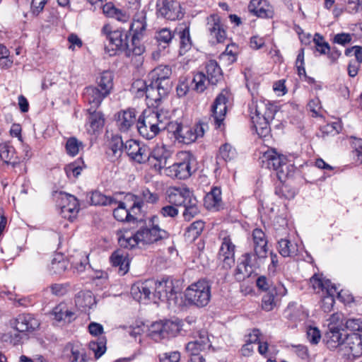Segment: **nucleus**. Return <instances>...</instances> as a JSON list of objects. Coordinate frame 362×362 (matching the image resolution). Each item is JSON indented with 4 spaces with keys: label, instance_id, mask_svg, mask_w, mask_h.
I'll use <instances>...</instances> for the list:
<instances>
[{
    "label": "nucleus",
    "instance_id": "obj_14",
    "mask_svg": "<svg viewBox=\"0 0 362 362\" xmlns=\"http://www.w3.org/2000/svg\"><path fill=\"white\" fill-rule=\"evenodd\" d=\"M61 214L65 218H74L79 211V203L76 197L66 192H60L57 197Z\"/></svg>",
    "mask_w": 362,
    "mask_h": 362
},
{
    "label": "nucleus",
    "instance_id": "obj_15",
    "mask_svg": "<svg viewBox=\"0 0 362 362\" xmlns=\"http://www.w3.org/2000/svg\"><path fill=\"white\" fill-rule=\"evenodd\" d=\"M124 149L130 159L139 164L146 163L150 155V148L147 146L133 139L126 141Z\"/></svg>",
    "mask_w": 362,
    "mask_h": 362
},
{
    "label": "nucleus",
    "instance_id": "obj_42",
    "mask_svg": "<svg viewBox=\"0 0 362 362\" xmlns=\"http://www.w3.org/2000/svg\"><path fill=\"white\" fill-rule=\"evenodd\" d=\"M255 116L261 117L262 119L271 122L274 119L276 109L275 107L270 104H265L264 102H260L255 105Z\"/></svg>",
    "mask_w": 362,
    "mask_h": 362
},
{
    "label": "nucleus",
    "instance_id": "obj_61",
    "mask_svg": "<svg viewBox=\"0 0 362 362\" xmlns=\"http://www.w3.org/2000/svg\"><path fill=\"white\" fill-rule=\"evenodd\" d=\"M307 337L312 344H317L320 340L321 334L318 328L308 327L307 328Z\"/></svg>",
    "mask_w": 362,
    "mask_h": 362
},
{
    "label": "nucleus",
    "instance_id": "obj_38",
    "mask_svg": "<svg viewBox=\"0 0 362 362\" xmlns=\"http://www.w3.org/2000/svg\"><path fill=\"white\" fill-rule=\"evenodd\" d=\"M69 264V260L63 255L56 254L49 267V272L52 274L61 275L67 269Z\"/></svg>",
    "mask_w": 362,
    "mask_h": 362
},
{
    "label": "nucleus",
    "instance_id": "obj_30",
    "mask_svg": "<svg viewBox=\"0 0 362 362\" xmlns=\"http://www.w3.org/2000/svg\"><path fill=\"white\" fill-rule=\"evenodd\" d=\"M347 332L344 329H340L338 327H332L329 329L325 334L327 346L329 349H334L340 346L342 349L345 335Z\"/></svg>",
    "mask_w": 362,
    "mask_h": 362
},
{
    "label": "nucleus",
    "instance_id": "obj_37",
    "mask_svg": "<svg viewBox=\"0 0 362 362\" xmlns=\"http://www.w3.org/2000/svg\"><path fill=\"white\" fill-rule=\"evenodd\" d=\"M52 315L54 320L59 322H63L64 323H70L76 318L75 313L69 310L64 303H60L54 308Z\"/></svg>",
    "mask_w": 362,
    "mask_h": 362
},
{
    "label": "nucleus",
    "instance_id": "obj_17",
    "mask_svg": "<svg viewBox=\"0 0 362 362\" xmlns=\"http://www.w3.org/2000/svg\"><path fill=\"white\" fill-rule=\"evenodd\" d=\"M228 101L226 95L221 92L216 96L211 105V116L216 129H221L222 126H224L223 121L227 112Z\"/></svg>",
    "mask_w": 362,
    "mask_h": 362
},
{
    "label": "nucleus",
    "instance_id": "obj_49",
    "mask_svg": "<svg viewBox=\"0 0 362 362\" xmlns=\"http://www.w3.org/2000/svg\"><path fill=\"white\" fill-rule=\"evenodd\" d=\"M83 148V142L74 136L69 138L65 145L66 151L71 156H76L79 153L80 149Z\"/></svg>",
    "mask_w": 362,
    "mask_h": 362
},
{
    "label": "nucleus",
    "instance_id": "obj_64",
    "mask_svg": "<svg viewBox=\"0 0 362 362\" xmlns=\"http://www.w3.org/2000/svg\"><path fill=\"white\" fill-rule=\"evenodd\" d=\"M141 197L143 200L150 204H155L158 201L159 197L157 193L151 192L148 188H144L141 191Z\"/></svg>",
    "mask_w": 362,
    "mask_h": 362
},
{
    "label": "nucleus",
    "instance_id": "obj_25",
    "mask_svg": "<svg viewBox=\"0 0 362 362\" xmlns=\"http://www.w3.org/2000/svg\"><path fill=\"white\" fill-rule=\"evenodd\" d=\"M165 283H166V287L165 289V293L168 296V307L175 308L180 307L182 305V295L179 288L175 286L173 280L170 278L164 279Z\"/></svg>",
    "mask_w": 362,
    "mask_h": 362
},
{
    "label": "nucleus",
    "instance_id": "obj_3",
    "mask_svg": "<svg viewBox=\"0 0 362 362\" xmlns=\"http://www.w3.org/2000/svg\"><path fill=\"white\" fill-rule=\"evenodd\" d=\"M133 89L137 98L146 97V104L149 106L158 107L161 100L166 98L170 89L163 88V86L146 79L137 80L133 83Z\"/></svg>",
    "mask_w": 362,
    "mask_h": 362
},
{
    "label": "nucleus",
    "instance_id": "obj_10",
    "mask_svg": "<svg viewBox=\"0 0 362 362\" xmlns=\"http://www.w3.org/2000/svg\"><path fill=\"white\" fill-rule=\"evenodd\" d=\"M267 257H260L257 252H247L239 259V263L234 274L237 281L240 282L249 278L254 271L260 267V262Z\"/></svg>",
    "mask_w": 362,
    "mask_h": 362
},
{
    "label": "nucleus",
    "instance_id": "obj_62",
    "mask_svg": "<svg viewBox=\"0 0 362 362\" xmlns=\"http://www.w3.org/2000/svg\"><path fill=\"white\" fill-rule=\"evenodd\" d=\"M178 213L177 206L170 204L163 206L160 210V214L165 218H175Z\"/></svg>",
    "mask_w": 362,
    "mask_h": 362
},
{
    "label": "nucleus",
    "instance_id": "obj_21",
    "mask_svg": "<svg viewBox=\"0 0 362 362\" xmlns=\"http://www.w3.org/2000/svg\"><path fill=\"white\" fill-rule=\"evenodd\" d=\"M342 350L346 351L353 358L362 356V334L357 332L347 333L344 337Z\"/></svg>",
    "mask_w": 362,
    "mask_h": 362
},
{
    "label": "nucleus",
    "instance_id": "obj_47",
    "mask_svg": "<svg viewBox=\"0 0 362 362\" xmlns=\"http://www.w3.org/2000/svg\"><path fill=\"white\" fill-rule=\"evenodd\" d=\"M257 134L260 137H265L270 133V122L262 119L261 117H251Z\"/></svg>",
    "mask_w": 362,
    "mask_h": 362
},
{
    "label": "nucleus",
    "instance_id": "obj_39",
    "mask_svg": "<svg viewBox=\"0 0 362 362\" xmlns=\"http://www.w3.org/2000/svg\"><path fill=\"white\" fill-rule=\"evenodd\" d=\"M114 74L110 71H103L97 78L98 88L108 95L113 88Z\"/></svg>",
    "mask_w": 362,
    "mask_h": 362
},
{
    "label": "nucleus",
    "instance_id": "obj_63",
    "mask_svg": "<svg viewBox=\"0 0 362 362\" xmlns=\"http://www.w3.org/2000/svg\"><path fill=\"white\" fill-rule=\"evenodd\" d=\"M351 40L352 35L349 33H341L334 35L333 38V42L345 46L347 44L350 43L351 42Z\"/></svg>",
    "mask_w": 362,
    "mask_h": 362
},
{
    "label": "nucleus",
    "instance_id": "obj_41",
    "mask_svg": "<svg viewBox=\"0 0 362 362\" xmlns=\"http://www.w3.org/2000/svg\"><path fill=\"white\" fill-rule=\"evenodd\" d=\"M66 349L70 351L67 354L68 362H88L86 351L83 348L69 344Z\"/></svg>",
    "mask_w": 362,
    "mask_h": 362
},
{
    "label": "nucleus",
    "instance_id": "obj_46",
    "mask_svg": "<svg viewBox=\"0 0 362 362\" xmlns=\"http://www.w3.org/2000/svg\"><path fill=\"white\" fill-rule=\"evenodd\" d=\"M88 112L90 115L88 120L93 132L102 128L105 123L103 115L100 112H97L96 109L93 108H88Z\"/></svg>",
    "mask_w": 362,
    "mask_h": 362
},
{
    "label": "nucleus",
    "instance_id": "obj_24",
    "mask_svg": "<svg viewBox=\"0 0 362 362\" xmlns=\"http://www.w3.org/2000/svg\"><path fill=\"white\" fill-rule=\"evenodd\" d=\"M13 325L16 332H25L34 331L40 326V322L31 314L23 313L18 315Z\"/></svg>",
    "mask_w": 362,
    "mask_h": 362
},
{
    "label": "nucleus",
    "instance_id": "obj_52",
    "mask_svg": "<svg viewBox=\"0 0 362 362\" xmlns=\"http://www.w3.org/2000/svg\"><path fill=\"white\" fill-rule=\"evenodd\" d=\"M106 340L105 338H99L97 341H92L89 343V349L95 354L96 358H100L106 350Z\"/></svg>",
    "mask_w": 362,
    "mask_h": 362
},
{
    "label": "nucleus",
    "instance_id": "obj_40",
    "mask_svg": "<svg viewBox=\"0 0 362 362\" xmlns=\"http://www.w3.org/2000/svg\"><path fill=\"white\" fill-rule=\"evenodd\" d=\"M174 36L175 33L167 28L156 31L155 33V39L156 40L159 49L164 50L168 47Z\"/></svg>",
    "mask_w": 362,
    "mask_h": 362
},
{
    "label": "nucleus",
    "instance_id": "obj_23",
    "mask_svg": "<svg viewBox=\"0 0 362 362\" xmlns=\"http://www.w3.org/2000/svg\"><path fill=\"white\" fill-rule=\"evenodd\" d=\"M146 13L145 11L137 12L130 25V30L133 33V41L141 40L146 30Z\"/></svg>",
    "mask_w": 362,
    "mask_h": 362
},
{
    "label": "nucleus",
    "instance_id": "obj_59",
    "mask_svg": "<svg viewBox=\"0 0 362 362\" xmlns=\"http://www.w3.org/2000/svg\"><path fill=\"white\" fill-rule=\"evenodd\" d=\"M205 223L202 221H196L187 228V232L195 238L199 236L204 228Z\"/></svg>",
    "mask_w": 362,
    "mask_h": 362
},
{
    "label": "nucleus",
    "instance_id": "obj_9",
    "mask_svg": "<svg viewBox=\"0 0 362 362\" xmlns=\"http://www.w3.org/2000/svg\"><path fill=\"white\" fill-rule=\"evenodd\" d=\"M204 123H198L193 127L183 125L180 123H171L168 129L173 131L176 139L185 144H190L194 142L199 137H202L204 134Z\"/></svg>",
    "mask_w": 362,
    "mask_h": 362
},
{
    "label": "nucleus",
    "instance_id": "obj_27",
    "mask_svg": "<svg viewBox=\"0 0 362 362\" xmlns=\"http://www.w3.org/2000/svg\"><path fill=\"white\" fill-rule=\"evenodd\" d=\"M134 109H128L118 112L116 119L117 126L121 132H127L136 121Z\"/></svg>",
    "mask_w": 362,
    "mask_h": 362
},
{
    "label": "nucleus",
    "instance_id": "obj_16",
    "mask_svg": "<svg viewBox=\"0 0 362 362\" xmlns=\"http://www.w3.org/2000/svg\"><path fill=\"white\" fill-rule=\"evenodd\" d=\"M170 152L164 146H156L152 151L150 150V155L146 163L156 172H160L163 168H168V160L170 158Z\"/></svg>",
    "mask_w": 362,
    "mask_h": 362
},
{
    "label": "nucleus",
    "instance_id": "obj_33",
    "mask_svg": "<svg viewBox=\"0 0 362 362\" xmlns=\"http://www.w3.org/2000/svg\"><path fill=\"white\" fill-rule=\"evenodd\" d=\"M204 205L208 209L219 211L223 204L221 198V190L218 187H213L204 197Z\"/></svg>",
    "mask_w": 362,
    "mask_h": 362
},
{
    "label": "nucleus",
    "instance_id": "obj_31",
    "mask_svg": "<svg viewBox=\"0 0 362 362\" xmlns=\"http://www.w3.org/2000/svg\"><path fill=\"white\" fill-rule=\"evenodd\" d=\"M112 265L118 267L120 275L127 274L129 269V259L128 254L122 250H117L110 257Z\"/></svg>",
    "mask_w": 362,
    "mask_h": 362
},
{
    "label": "nucleus",
    "instance_id": "obj_58",
    "mask_svg": "<svg viewBox=\"0 0 362 362\" xmlns=\"http://www.w3.org/2000/svg\"><path fill=\"white\" fill-rule=\"evenodd\" d=\"M255 16L259 18H272L274 16L273 8L268 4L265 0V4H262V6L258 8Z\"/></svg>",
    "mask_w": 362,
    "mask_h": 362
},
{
    "label": "nucleus",
    "instance_id": "obj_1",
    "mask_svg": "<svg viewBox=\"0 0 362 362\" xmlns=\"http://www.w3.org/2000/svg\"><path fill=\"white\" fill-rule=\"evenodd\" d=\"M158 219L157 216H153L148 226L144 227L143 224L139 225V228L136 231H132L131 228L124 227L118 233V243L120 247L127 249H132L135 247L139 243L143 244H153L159 240L167 239L169 233L154 225L155 221Z\"/></svg>",
    "mask_w": 362,
    "mask_h": 362
},
{
    "label": "nucleus",
    "instance_id": "obj_13",
    "mask_svg": "<svg viewBox=\"0 0 362 362\" xmlns=\"http://www.w3.org/2000/svg\"><path fill=\"white\" fill-rule=\"evenodd\" d=\"M206 29L209 36L217 43H223L227 38L226 26L221 23V17L212 13L206 18Z\"/></svg>",
    "mask_w": 362,
    "mask_h": 362
},
{
    "label": "nucleus",
    "instance_id": "obj_36",
    "mask_svg": "<svg viewBox=\"0 0 362 362\" xmlns=\"http://www.w3.org/2000/svg\"><path fill=\"white\" fill-rule=\"evenodd\" d=\"M131 199L134 203L130 209H127V212L129 214V223H132L134 225L136 224L138 227L139 225L144 223L143 218L140 217L143 202L140 201L135 195H131Z\"/></svg>",
    "mask_w": 362,
    "mask_h": 362
},
{
    "label": "nucleus",
    "instance_id": "obj_44",
    "mask_svg": "<svg viewBox=\"0 0 362 362\" xmlns=\"http://www.w3.org/2000/svg\"><path fill=\"white\" fill-rule=\"evenodd\" d=\"M278 251L281 256L287 257L295 255L298 249L297 245L292 243L289 240L281 239L278 241Z\"/></svg>",
    "mask_w": 362,
    "mask_h": 362
},
{
    "label": "nucleus",
    "instance_id": "obj_48",
    "mask_svg": "<svg viewBox=\"0 0 362 362\" xmlns=\"http://www.w3.org/2000/svg\"><path fill=\"white\" fill-rule=\"evenodd\" d=\"M140 40L133 41L132 37V44L129 45L127 42V48L124 50L126 57H131L132 56H136L139 57V61H141V55L144 52L145 47L139 42Z\"/></svg>",
    "mask_w": 362,
    "mask_h": 362
},
{
    "label": "nucleus",
    "instance_id": "obj_7",
    "mask_svg": "<svg viewBox=\"0 0 362 362\" xmlns=\"http://www.w3.org/2000/svg\"><path fill=\"white\" fill-rule=\"evenodd\" d=\"M263 166L273 170L279 181H284L289 175L286 156L280 154L275 149L271 148L265 151L261 157Z\"/></svg>",
    "mask_w": 362,
    "mask_h": 362
},
{
    "label": "nucleus",
    "instance_id": "obj_20",
    "mask_svg": "<svg viewBox=\"0 0 362 362\" xmlns=\"http://www.w3.org/2000/svg\"><path fill=\"white\" fill-rule=\"evenodd\" d=\"M287 293V290L281 283L274 286L262 297V307L265 311H270L276 306L277 301Z\"/></svg>",
    "mask_w": 362,
    "mask_h": 362
},
{
    "label": "nucleus",
    "instance_id": "obj_12",
    "mask_svg": "<svg viewBox=\"0 0 362 362\" xmlns=\"http://www.w3.org/2000/svg\"><path fill=\"white\" fill-rule=\"evenodd\" d=\"M156 10L158 16L169 21L180 19L184 15L180 2L176 0H157Z\"/></svg>",
    "mask_w": 362,
    "mask_h": 362
},
{
    "label": "nucleus",
    "instance_id": "obj_6",
    "mask_svg": "<svg viewBox=\"0 0 362 362\" xmlns=\"http://www.w3.org/2000/svg\"><path fill=\"white\" fill-rule=\"evenodd\" d=\"M185 296L190 305L206 307L211 300V285L205 279L199 280L186 288Z\"/></svg>",
    "mask_w": 362,
    "mask_h": 362
},
{
    "label": "nucleus",
    "instance_id": "obj_32",
    "mask_svg": "<svg viewBox=\"0 0 362 362\" xmlns=\"http://www.w3.org/2000/svg\"><path fill=\"white\" fill-rule=\"evenodd\" d=\"M125 144H124L120 136L116 134L112 136L108 143V147L106 151L111 161L118 160L122 156Z\"/></svg>",
    "mask_w": 362,
    "mask_h": 362
},
{
    "label": "nucleus",
    "instance_id": "obj_11",
    "mask_svg": "<svg viewBox=\"0 0 362 362\" xmlns=\"http://www.w3.org/2000/svg\"><path fill=\"white\" fill-rule=\"evenodd\" d=\"M179 325L170 320L153 322L148 328V336L155 341L174 337L179 332Z\"/></svg>",
    "mask_w": 362,
    "mask_h": 362
},
{
    "label": "nucleus",
    "instance_id": "obj_18",
    "mask_svg": "<svg viewBox=\"0 0 362 362\" xmlns=\"http://www.w3.org/2000/svg\"><path fill=\"white\" fill-rule=\"evenodd\" d=\"M192 158L189 155L187 156L183 161L175 163L166 168V175L180 180H185L191 176L192 172Z\"/></svg>",
    "mask_w": 362,
    "mask_h": 362
},
{
    "label": "nucleus",
    "instance_id": "obj_4",
    "mask_svg": "<svg viewBox=\"0 0 362 362\" xmlns=\"http://www.w3.org/2000/svg\"><path fill=\"white\" fill-rule=\"evenodd\" d=\"M158 112L144 110L137 119L136 129L139 134L146 139L154 138L160 130L165 129L166 124L160 119Z\"/></svg>",
    "mask_w": 362,
    "mask_h": 362
},
{
    "label": "nucleus",
    "instance_id": "obj_2",
    "mask_svg": "<svg viewBox=\"0 0 362 362\" xmlns=\"http://www.w3.org/2000/svg\"><path fill=\"white\" fill-rule=\"evenodd\" d=\"M167 202L175 206H183L182 216L186 221H191L200 213L201 205L187 187H170L166 192Z\"/></svg>",
    "mask_w": 362,
    "mask_h": 362
},
{
    "label": "nucleus",
    "instance_id": "obj_57",
    "mask_svg": "<svg viewBox=\"0 0 362 362\" xmlns=\"http://www.w3.org/2000/svg\"><path fill=\"white\" fill-rule=\"evenodd\" d=\"M341 130V127L339 122H332L327 124L321 128L322 136L328 134H337Z\"/></svg>",
    "mask_w": 362,
    "mask_h": 362
},
{
    "label": "nucleus",
    "instance_id": "obj_56",
    "mask_svg": "<svg viewBox=\"0 0 362 362\" xmlns=\"http://www.w3.org/2000/svg\"><path fill=\"white\" fill-rule=\"evenodd\" d=\"M83 167L77 162L69 163L64 167V171L69 178H77L82 171Z\"/></svg>",
    "mask_w": 362,
    "mask_h": 362
},
{
    "label": "nucleus",
    "instance_id": "obj_35",
    "mask_svg": "<svg viewBox=\"0 0 362 362\" xmlns=\"http://www.w3.org/2000/svg\"><path fill=\"white\" fill-rule=\"evenodd\" d=\"M252 238L255 252H257L260 257H267V240L264 233L259 228H255L252 231Z\"/></svg>",
    "mask_w": 362,
    "mask_h": 362
},
{
    "label": "nucleus",
    "instance_id": "obj_43",
    "mask_svg": "<svg viewBox=\"0 0 362 362\" xmlns=\"http://www.w3.org/2000/svg\"><path fill=\"white\" fill-rule=\"evenodd\" d=\"M15 148L6 144H0V158L7 164H11L13 168L19 164V160L14 159Z\"/></svg>",
    "mask_w": 362,
    "mask_h": 362
},
{
    "label": "nucleus",
    "instance_id": "obj_26",
    "mask_svg": "<svg viewBox=\"0 0 362 362\" xmlns=\"http://www.w3.org/2000/svg\"><path fill=\"white\" fill-rule=\"evenodd\" d=\"M153 284V280H147L144 282H137L133 284L131 288V294L133 298L139 302H141L143 299L148 300Z\"/></svg>",
    "mask_w": 362,
    "mask_h": 362
},
{
    "label": "nucleus",
    "instance_id": "obj_53",
    "mask_svg": "<svg viewBox=\"0 0 362 362\" xmlns=\"http://www.w3.org/2000/svg\"><path fill=\"white\" fill-rule=\"evenodd\" d=\"M275 194L281 198L287 199H293L295 197V191L290 189L289 187L280 181L279 184L275 187Z\"/></svg>",
    "mask_w": 362,
    "mask_h": 362
},
{
    "label": "nucleus",
    "instance_id": "obj_19",
    "mask_svg": "<svg viewBox=\"0 0 362 362\" xmlns=\"http://www.w3.org/2000/svg\"><path fill=\"white\" fill-rule=\"evenodd\" d=\"M172 70L168 65H160L152 70L148 75V79L163 86V88L172 90L173 82L170 79Z\"/></svg>",
    "mask_w": 362,
    "mask_h": 362
},
{
    "label": "nucleus",
    "instance_id": "obj_29",
    "mask_svg": "<svg viewBox=\"0 0 362 362\" xmlns=\"http://www.w3.org/2000/svg\"><path fill=\"white\" fill-rule=\"evenodd\" d=\"M314 284V286L315 285L318 288H321L322 290L326 289L327 294L329 296L326 297L325 300L330 301V303L332 304L334 303V296L335 294H337V297L341 298L344 301L349 302L350 300H345L342 297V291H338V288L335 284H333L330 280L327 279L322 281V279L315 278V276H313L312 279Z\"/></svg>",
    "mask_w": 362,
    "mask_h": 362
},
{
    "label": "nucleus",
    "instance_id": "obj_5",
    "mask_svg": "<svg viewBox=\"0 0 362 362\" xmlns=\"http://www.w3.org/2000/svg\"><path fill=\"white\" fill-rule=\"evenodd\" d=\"M101 35L105 37V52L109 56H115L127 49L128 35L124 31L112 30L110 24H105L101 29Z\"/></svg>",
    "mask_w": 362,
    "mask_h": 362
},
{
    "label": "nucleus",
    "instance_id": "obj_28",
    "mask_svg": "<svg viewBox=\"0 0 362 362\" xmlns=\"http://www.w3.org/2000/svg\"><path fill=\"white\" fill-rule=\"evenodd\" d=\"M108 95L95 86L86 87L83 92V98L90 105V108L97 109L104 98Z\"/></svg>",
    "mask_w": 362,
    "mask_h": 362
},
{
    "label": "nucleus",
    "instance_id": "obj_60",
    "mask_svg": "<svg viewBox=\"0 0 362 362\" xmlns=\"http://www.w3.org/2000/svg\"><path fill=\"white\" fill-rule=\"evenodd\" d=\"M160 362H180V353L177 351L165 352L158 355Z\"/></svg>",
    "mask_w": 362,
    "mask_h": 362
},
{
    "label": "nucleus",
    "instance_id": "obj_34",
    "mask_svg": "<svg viewBox=\"0 0 362 362\" xmlns=\"http://www.w3.org/2000/svg\"><path fill=\"white\" fill-rule=\"evenodd\" d=\"M180 37V54L183 55L189 51L192 45L189 33V25L184 23L177 28Z\"/></svg>",
    "mask_w": 362,
    "mask_h": 362
},
{
    "label": "nucleus",
    "instance_id": "obj_50",
    "mask_svg": "<svg viewBox=\"0 0 362 362\" xmlns=\"http://www.w3.org/2000/svg\"><path fill=\"white\" fill-rule=\"evenodd\" d=\"M168 288V286H166V283L164 281V279H163L160 281H155L153 284L154 288V293L153 296L154 298H157L158 300H160L162 302H165L168 305V296H166V293H165V288Z\"/></svg>",
    "mask_w": 362,
    "mask_h": 362
},
{
    "label": "nucleus",
    "instance_id": "obj_22",
    "mask_svg": "<svg viewBox=\"0 0 362 362\" xmlns=\"http://www.w3.org/2000/svg\"><path fill=\"white\" fill-rule=\"evenodd\" d=\"M235 246L229 237L223 239L221 246L218 252V258L223 262L225 269L230 268L235 263Z\"/></svg>",
    "mask_w": 362,
    "mask_h": 362
},
{
    "label": "nucleus",
    "instance_id": "obj_8",
    "mask_svg": "<svg viewBox=\"0 0 362 362\" xmlns=\"http://www.w3.org/2000/svg\"><path fill=\"white\" fill-rule=\"evenodd\" d=\"M206 74L199 72L194 75L192 83H194V89L199 93L203 92L206 88V81L211 85H216L223 79L222 70L215 60H209L205 65Z\"/></svg>",
    "mask_w": 362,
    "mask_h": 362
},
{
    "label": "nucleus",
    "instance_id": "obj_51",
    "mask_svg": "<svg viewBox=\"0 0 362 362\" xmlns=\"http://www.w3.org/2000/svg\"><path fill=\"white\" fill-rule=\"evenodd\" d=\"M235 155V149L230 144L226 143L220 147L218 158H221L228 162L233 159Z\"/></svg>",
    "mask_w": 362,
    "mask_h": 362
},
{
    "label": "nucleus",
    "instance_id": "obj_54",
    "mask_svg": "<svg viewBox=\"0 0 362 362\" xmlns=\"http://www.w3.org/2000/svg\"><path fill=\"white\" fill-rule=\"evenodd\" d=\"M113 216L115 218L119 221H126L127 223H129V214L127 212V209L125 203L122 202H119L118 204V206L114 209Z\"/></svg>",
    "mask_w": 362,
    "mask_h": 362
},
{
    "label": "nucleus",
    "instance_id": "obj_45",
    "mask_svg": "<svg viewBox=\"0 0 362 362\" xmlns=\"http://www.w3.org/2000/svg\"><path fill=\"white\" fill-rule=\"evenodd\" d=\"M90 204L95 206H107L116 204L117 201L112 197H107L99 191H94L90 197Z\"/></svg>",
    "mask_w": 362,
    "mask_h": 362
},
{
    "label": "nucleus",
    "instance_id": "obj_55",
    "mask_svg": "<svg viewBox=\"0 0 362 362\" xmlns=\"http://www.w3.org/2000/svg\"><path fill=\"white\" fill-rule=\"evenodd\" d=\"M206 349H209L206 346H204L202 344H199L198 341H192L188 342L185 346V351L189 356H200V353Z\"/></svg>",
    "mask_w": 362,
    "mask_h": 362
}]
</instances>
